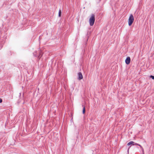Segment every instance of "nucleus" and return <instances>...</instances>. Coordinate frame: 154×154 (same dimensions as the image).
Segmentation results:
<instances>
[{"mask_svg":"<svg viewBox=\"0 0 154 154\" xmlns=\"http://www.w3.org/2000/svg\"><path fill=\"white\" fill-rule=\"evenodd\" d=\"M95 20L94 14H91L89 20V24L91 26H92L94 25Z\"/></svg>","mask_w":154,"mask_h":154,"instance_id":"f257e3e1","label":"nucleus"},{"mask_svg":"<svg viewBox=\"0 0 154 154\" xmlns=\"http://www.w3.org/2000/svg\"><path fill=\"white\" fill-rule=\"evenodd\" d=\"M82 106L83 107V113L84 114L85 112V107L83 106Z\"/></svg>","mask_w":154,"mask_h":154,"instance_id":"423d86ee","label":"nucleus"},{"mask_svg":"<svg viewBox=\"0 0 154 154\" xmlns=\"http://www.w3.org/2000/svg\"><path fill=\"white\" fill-rule=\"evenodd\" d=\"M127 145L128 146H129V145H138V146H140V148H142V146L140 145V144H138L137 143H134V141H130V142L128 143L127 144Z\"/></svg>","mask_w":154,"mask_h":154,"instance_id":"7ed1b4c3","label":"nucleus"},{"mask_svg":"<svg viewBox=\"0 0 154 154\" xmlns=\"http://www.w3.org/2000/svg\"><path fill=\"white\" fill-rule=\"evenodd\" d=\"M61 11L60 10L59 11V16L60 17L61 16Z\"/></svg>","mask_w":154,"mask_h":154,"instance_id":"0eeeda50","label":"nucleus"},{"mask_svg":"<svg viewBox=\"0 0 154 154\" xmlns=\"http://www.w3.org/2000/svg\"><path fill=\"white\" fill-rule=\"evenodd\" d=\"M2 100L1 98H0V103H1L2 102Z\"/></svg>","mask_w":154,"mask_h":154,"instance_id":"1a4fd4ad","label":"nucleus"},{"mask_svg":"<svg viewBox=\"0 0 154 154\" xmlns=\"http://www.w3.org/2000/svg\"><path fill=\"white\" fill-rule=\"evenodd\" d=\"M150 77L152 78V79L154 80V76L152 75H150Z\"/></svg>","mask_w":154,"mask_h":154,"instance_id":"6e6552de","label":"nucleus"},{"mask_svg":"<svg viewBox=\"0 0 154 154\" xmlns=\"http://www.w3.org/2000/svg\"><path fill=\"white\" fill-rule=\"evenodd\" d=\"M131 61V59L129 57H128L125 60V63L127 64H129Z\"/></svg>","mask_w":154,"mask_h":154,"instance_id":"20e7f679","label":"nucleus"},{"mask_svg":"<svg viewBox=\"0 0 154 154\" xmlns=\"http://www.w3.org/2000/svg\"><path fill=\"white\" fill-rule=\"evenodd\" d=\"M78 79L79 80H80L83 79V76L81 72H79L78 73Z\"/></svg>","mask_w":154,"mask_h":154,"instance_id":"39448f33","label":"nucleus"},{"mask_svg":"<svg viewBox=\"0 0 154 154\" xmlns=\"http://www.w3.org/2000/svg\"><path fill=\"white\" fill-rule=\"evenodd\" d=\"M134 18L132 14H131L128 20V24L129 26L131 25L134 22Z\"/></svg>","mask_w":154,"mask_h":154,"instance_id":"f03ea898","label":"nucleus"}]
</instances>
